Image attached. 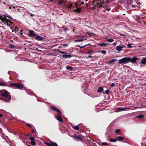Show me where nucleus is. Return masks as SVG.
Instances as JSON below:
<instances>
[{
    "instance_id": "nucleus-1",
    "label": "nucleus",
    "mask_w": 146,
    "mask_h": 146,
    "mask_svg": "<svg viewBox=\"0 0 146 146\" xmlns=\"http://www.w3.org/2000/svg\"><path fill=\"white\" fill-rule=\"evenodd\" d=\"M0 99L5 102H9L11 99V97L7 90H0Z\"/></svg>"
},
{
    "instance_id": "nucleus-2",
    "label": "nucleus",
    "mask_w": 146,
    "mask_h": 146,
    "mask_svg": "<svg viewBox=\"0 0 146 146\" xmlns=\"http://www.w3.org/2000/svg\"><path fill=\"white\" fill-rule=\"evenodd\" d=\"M10 18V16H8L6 15H2L0 14V21H1L3 25H7L8 26H10L11 25L13 24V22L9 20V18ZM0 22H1L0 21Z\"/></svg>"
},
{
    "instance_id": "nucleus-3",
    "label": "nucleus",
    "mask_w": 146,
    "mask_h": 146,
    "mask_svg": "<svg viewBox=\"0 0 146 146\" xmlns=\"http://www.w3.org/2000/svg\"><path fill=\"white\" fill-rule=\"evenodd\" d=\"M10 86L14 87V88L21 89L24 87L23 85H21L20 83H12L10 84Z\"/></svg>"
},
{
    "instance_id": "nucleus-4",
    "label": "nucleus",
    "mask_w": 146,
    "mask_h": 146,
    "mask_svg": "<svg viewBox=\"0 0 146 146\" xmlns=\"http://www.w3.org/2000/svg\"><path fill=\"white\" fill-rule=\"evenodd\" d=\"M128 63H129L128 57H124L119 60L117 64L118 65V63L121 64H126Z\"/></svg>"
},
{
    "instance_id": "nucleus-5",
    "label": "nucleus",
    "mask_w": 146,
    "mask_h": 146,
    "mask_svg": "<svg viewBox=\"0 0 146 146\" xmlns=\"http://www.w3.org/2000/svg\"><path fill=\"white\" fill-rule=\"evenodd\" d=\"M72 8L73 9L72 11L74 12L79 13L81 11V10L78 8L76 3H75L74 4H73Z\"/></svg>"
},
{
    "instance_id": "nucleus-6",
    "label": "nucleus",
    "mask_w": 146,
    "mask_h": 146,
    "mask_svg": "<svg viewBox=\"0 0 146 146\" xmlns=\"http://www.w3.org/2000/svg\"><path fill=\"white\" fill-rule=\"evenodd\" d=\"M126 47L123 44L117 46L116 47V49L118 52H120L123 50L124 48H125Z\"/></svg>"
},
{
    "instance_id": "nucleus-7",
    "label": "nucleus",
    "mask_w": 146,
    "mask_h": 146,
    "mask_svg": "<svg viewBox=\"0 0 146 146\" xmlns=\"http://www.w3.org/2000/svg\"><path fill=\"white\" fill-rule=\"evenodd\" d=\"M129 62H131L132 63H136L137 60L138 59V58L137 57H134L132 58L128 57Z\"/></svg>"
},
{
    "instance_id": "nucleus-8",
    "label": "nucleus",
    "mask_w": 146,
    "mask_h": 146,
    "mask_svg": "<svg viewBox=\"0 0 146 146\" xmlns=\"http://www.w3.org/2000/svg\"><path fill=\"white\" fill-rule=\"evenodd\" d=\"M72 137L74 139L76 140H79L82 141L83 140V139L82 137L80 136L76 135L75 134L74 135L72 136Z\"/></svg>"
},
{
    "instance_id": "nucleus-9",
    "label": "nucleus",
    "mask_w": 146,
    "mask_h": 146,
    "mask_svg": "<svg viewBox=\"0 0 146 146\" xmlns=\"http://www.w3.org/2000/svg\"><path fill=\"white\" fill-rule=\"evenodd\" d=\"M29 139L31 141V145L34 146L35 145L36 143L35 141V138L33 137H30Z\"/></svg>"
},
{
    "instance_id": "nucleus-10",
    "label": "nucleus",
    "mask_w": 146,
    "mask_h": 146,
    "mask_svg": "<svg viewBox=\"0 0 146 146\" xmlns=\"http://www.w3.org/2000/svg\"><path fill=\"white\" fill-rule=\"evenodd\" d=\"M29 33L28 35L29 37L35 36L36 35V34L34 33V31L33 30L29 31Z\"/></svg>"
},
{
    "instance_id": "nucleus-11",
    "label": "nucleus",
    "mask_w": 146,
    "mask_h": 146,
    "mask_svg": "<svg viewBox=\"0 0 146 146\" xmlns=\"http://www.w3.org/2000/svg\"><path fill=\"white\" fill-rule=\"evenodd\" d=\"M105 4L102 1H101L100 3H97L96 4L97 7H99L100 8H103L104 4Z\"/></svg>"
},
{
    "instance_id": "nucleus-12",
    "label": "nucleus",
    "mask_w": 146,
    "mask_h": 146,
    "mask_svg": "<svg viewBox=\"0 0 146 146\" xmlns=\"http://www.w3.org/2000/svg\"><path fill=\"white\" fill-rule=\"evenodd\" d=\"M51 109L58 112L60 115L62 114V113L58 109L56 108L54 106H52L51 108Z\"/></svg>"
},
{
    "instance_id": "nucleus-13",
    "label": "nucleus",
    "mask_w": 146,
    "mask_h": 146,
    "mask_svg": "<svg viewBox=\"0 0 146 146\" xmlns=\"http://www.w3.org/2000/svg\"><path fill=\"white\" fill-rule=\"evenodd\" d=\"M140 63L146 65V57L143 58L140 62Z\"/></svg>"
},
{
    "instance_id": "nucleus-14",
    "label": "nucleus",
    "mask_w": 146,
    "mask_h": 146,
    "mask_svg": "<svg viewBox=\"0 0 146 146\" xmlns=\"http://www.w3.org/2000/svg\"><path fill=\"white\" fill-rule=\"evenodd\" d=\"M44 38L43 37L40 36H36L35 38V39L41 41L44 40Z\"/></svg>"
},
{
    "instance_id": "nucleus-15",
    "label": "nucleus",
    "mask_w": 146,
    "mask_h": 146,
    "mask_svg": "<svg viewBox=\"0 0 146 146\" xmlns=\"http://www.w3.org/2000/svg\"><path fill=\"white\" fill-rule=\"evenodd\" d=\"M57 116V117H56V119L59 121L62 122L63 120L61 116L60 115H58Z\"/></svg>"
},
{
    "instance_id": "nucleus-16",
    "label": "nucleus",
    "mask_w": 146,
    "mask_h": 146,
    "mask_svg": "<svg viewBox=\"0 0 146 146\" xmlns=\"http://www.w3.org/2000/svg\"><path fill=\"white\" fill-rule=\"evenodd\" d=\"M72 57V56L69 54H63L62 56V57L64 58H70Z\"/></svg>"
},
{
    "instance_id": "nucleus-17",
    "label": "nucleus",
    "mask_w": 146,
    "mask_h": 146,
    "mask_svg": "<svg viewBox=\"0 0 146 146\" xmlns=\"http://www.w3.org/2000/svg\"><path fill=\"white\" fill-rule=\"evenodd\" d=\"M105 4H104V5L103 7V8H104V9L107 10L108 11H110V8L109 7L108 5H105L106 3H105Z\"/></svg>"
},
{
    "instance_id": "nucleus-18",
    "label": "nucleus",
    "mask_w": 146,
    "mask_h": 146,
    "mask_svg": "<svg viewBox=\"0 0 146 146\" xmlns=\"http://www.w3.org/2000/svg\"><path fill=\"white\" fill-rule=\"evenodd\" d=\"M135 19V20L137 21L138 23H141V21L140 20V17L138 16H136Z\"/></svg>"
},
{
    "instance_id": "nucleus-19",
    "label": "nucleus",
    "mask_w": 146,
    "mask_h": 146,
    "mask_svg": "<svg viewBox=\"0 0 146 146\" xmlns=\"http://www.w3.org/2000/svg\"><path fill=\"white\" fill-rule=\"evenodd\" d=\"M66 68L67 70L70 71H72L73 69V67H72L68 65H67L66 66Z\"/></svg>"
},
{
    "instance_id": "nucleus-20",
    "label": "nucleus",
    "mask_w": 146,
    "mask_h": 146,
    "mask_svg": "<svg viewBox=\"0 0 146 146\" xmlns=\"http://www.w3.org/2000/svg\"><path fill=\"white\" fill-rule=\"evenodd\" d=\"M108 43H98V45L100 46H105L107 45L108 44Z\"/></svg>"
},
{
    "instance_id": "nucleus-21",
    "label": "nucleus",
    "mask_w": 146,
    "mask_h": 146,
    "mask_svg": "<svg viewBox=\"0 0 146 146\" xmlns=\"http://www.w3.org/2000/svg\"><path fill=\"white\" fill-rule=\"evenodd\" d=\"M129 109V108H117V110L118 111H124L126 109Z\"/></svg>"
},
{
    "instance_id": "nucleus-22",
    "label": "nucleus",
    "mask_w": 146,
    "mask_h": 146,
    "mask_svg": "<svg viewBox=\"0 0 146 146\" xmlns=\"http://www.w3.org/2000/svg\"><path fill=\"white\" fill-rule=\"evenodd\" d=\"M104 90L103 88L102 87H100L97 90V92L98 93L102 92Z\"/></svg>"
},
{
    "instance_id": "nucleus-23",
    "label": "nucleus",
    "mask_w": 146,
    "mask_h": 146,
    "mask_svg": "<svg viewBox=\"0 0 146 146\" xmlns=\"http://www.w3.org/2000/svg\"><path fill=\"white\" fill-rule=\"evenodd\" d=\"M144 116L143 115L141 114L136 116V117L137 118L142 119L144 118Z\"/></svg>"
},
{
    "instance_id": "nucleus-24",
    "label": "nucleus",
    "mask_w": 146,
    "mask_h": 146,
    "mask_svg": "<svg viewBox=\"0 0 146 146\" xmlns=\"http://www.w3.org/2000/svg\"><path fill=\"white\" fill-rule=\"evenodd\" d=\"M117 61V60L116 59H113L111 60L110 61H109L108 62V64H110L112 63L113 62H115Z\"/></svg>"
},
{
    "instance_id": "nucleus-25",
    "label": "nucleus",
    "mask_w": 146,
    "mask_h": 146,
    "mask_svg": "<svg viewBox=\"0 0 146 146\" xmlns=\"http://www.w3.org/2000/svg\"><path fill=\"white\" fill-rule=\"evenodd\" d=\"M50 143L51 144L52 146H58L57 144L55 142H54L53 141H51Z\"/></svg>"
},
{
    "instance_id": "nucleus-26",
    "label": "nucleus",
    "mask_w": 146,
    "mask_h": 146,
    "mask_svg": "<svg viewBox=\"0 0 146 146\" xmlns=\"http://www.w3.org/2000/svg\"><path fill=\"white\" fill-rule=\"evenodd\" d=\"M106 39H107V41L108 42H111L114 40L112 38L108 39L107 38H106Z\"/></svg>"
},
{
    "instance_id": "nucleus-27",
    "label": "nucleus",
    "mask_w": 146,
    "mask_h": 146,
    "mask_svg": "<svg viewBox=\"0 0 146 146\" xmlns=\"http://www.w3.org/2000/svg\"><path fill=\"white\" fill-rule=\"evenodd\" d=\"M118 139L116 138L114 139H110V141L111 142H115Z\"/></svg>"
},
{
    "instance_id": "nucleus-28",
    "label": "nucleus",
    "mask_w": 146,
    "mask_h": 146,
    "mask_svg": "<svg viewBox=\"0 0 146 146\" xmlns=\"http://www.w3.org/2000/svg\"><path fill=\"white\" fill-rule=\"evenodd\" d=\"M117 138L118 140L119 141H122L124 139V138L123 137L120 136H118L117 137Z\"/></svg>"
},
{
    "instance_id": "nucleus-29",
    "label": "nucleus",
    "mask_w": 146,
    "mask_h": 146,
    "mask_svg": "<svg viewBox=\"0 0 146 146\" xmlns=\"http://www.w3.org/2000/svg\"><path fill=\"white\" fill-rule=\"evenodd\" d=\"M0 86H7V84L5 83L0 82Z\"/></svg>"
},
{
    "instance_id": "nucleus-30",
    "label": "nucleus",
    "mask_w": 146,
    "mask_h": 146,
    "mask_svg": "<svg viewBox=\"0 0 146 146\" xmlns=\"http://www.w3.org/2000/svg\"><path fill=\"white\" fill-rule=\"evenodd\" d=\"M73 129L76 130H78L79 129V127L77 125H75L73 127Z\"/></svg>"
},
{
    "instance_id": "nucleus-31",
    "label": "nucleus",
    "mask_w": 146,
    "mask_h": 146,
    "mask_svg": "<svg viewBox=\"0 0 146 146\" xmlns=\"http://www.w3.org/2000/svg\"><path fill=\"white\" fill-rule=\"evenodd\" d=\"M88 45H91V44H88L86 45H85L84 46H79V45H77V46L80 47V49H81L82 48H84V47H85V46H88Z\"/></svg>"
},
{
    "instance_id": "nucleus-32",
    "label": "nucleus",
    "mask_w": 146,
    "mask_h": 146,
    "mask_svg": "<svg viewBox=\"0 0 146 146\" xmlns=\"http://www.w3.org/2000/svg\"><path fill=\"white\" fill-rule=\"evenodd\" d=\"M44 143L46 145L48 146H52L51 143H48V142H44Z\"/></svg>"
},
{
    "instance_id": "nucleus-33",
    "label": "nucleus",
    "mask_w": 146,
    "mask_h": 146,
    "mask_svg": "<svg viewBox=\"0 0 146 146\" xmlns=\"http://www.w3.org/2000/svg\"><path fill=\"white\" fill-rule=\"evenodd\" d=\"M120 129H117L115 130V133L117 134H119L120 132Z\"/></svg>"
},
{
    "instance_id": "nucleus-34",
    "label": "nucleus",
    "mask_w": 146,
    "mask_h": 146,
    "mask_svg": "<svg viewBox=\"0 0 146 146\" xmlns=\"http://www.w3.org/2000/svg\"><path fill=\"white\" fill-rule=\"evenodd\" d=\"M9 46L10 48L11 49H13L16 48L15 46L12 44L9 45Z\"/></svg>"
},
{
    "instance_id": "nucleus-35",
    "label": "nucleus",
    "mask_w": 146,
    "mask_h": 146,
    "mask_svg": "<svg viewBox=\"0 0 146 146\" xmlns=\"http://www.w3.org/2000/svg\"><path fill=\"white\" fill-rule=\"evenodd\" d=\"M93 52L92 50H88L87 52L86 53L87 54H89L90 53H93Z\"/></svg>"
},
{
    "instance_id": "nucleus-36",
    "label": "nucleus",
    "mask_w": 146,
    "mask_h": 146,
    "mask_svg": "<svg viewBox=\"0 0 146 146\" xmlns=\"http://www.w3.org/2000/svg\"><path fill=\"white\" fill-rule=\"evenodd\" d=\"M73 7V3H72L68 7V8L69 9H70L71 8H72Z\"/></svg>"
},
{
    "instance_id": "nucleus-37",
    "label": "nucleus",
    "mask_w": 146,
    "mask_h": 146,
    "mask_svg": "<svg viewBox=\"0 0 146 146\" xmlns=\"http://www.w3.org/2000/svg\"><path fill=\"white\" fill-rule=\"evenodd\" d=\"M15 31L17 32L20 31L19 29L17 27H16L15 29Z\"/></svg>"
},
{
    "instance_id": "nucleus-38",
    "label": "nucleus",
    "mask_w": 146,
    "mask_h": 146,
    "mask_svg": "<svg viewBox=\"0 0 146 146\" xmlns=\"http://www.w3.org/2000/svg\"><path fill=\"white\" fill-rule=\"evenodd\" d=\"M102 145H104L106 146L108 145V144L106 142H103L102 143Z\"/></svg>"
},
{
    "instance_id": "nucleus-39",
    "label": "nucleus",
    "mask_w": 146,
    "mask_h": 146,
    "mask_svg": "<svg viewBox=\"0 0 146 146\" xmlns=\"http://www.w3.org/2000/svg\"><path fill=\"white\" fill-rule=\"evenodd\" d=\"M101 53L104 54H106V52L105 50H102L101 51Z\"/></svg>"
},
{
    "instance_id": "nucleus-40",
    "label": "nucleus",
    "mask_w": 146,
    "mask_h": 146,
    "mask_svg": "<svg viewBox=\"0 0 146 146\" xmlns=\"http://www.w3.org/2000/svg\"><path fill=\"white\" fill-rule=\"evenodd\" d=\"M64 2L62 1H60L58 2V3L59 5H62V4L64 3Z\"/></svg>"
},
{
    "instance_id": "nucleus-41",
    "label": "nucleus",
    "mask_w": 146,
    "mask_h": 146,
    "mask_svg": "<svg viewBox=\"0 0 146 146\" xmlns=\"http://www.w3.org/2000/svg\"><path fill=\"white\" fill-rule=\"evenodd\" d=\"M127 46V47L130 48H131L132 47V46H131V45L130 44H128Z\"/></svg>"
},
{
    "instance_id": "nucleus-42",
    "label": "nucleus",
    "mask_w": 146,
    "mask_h": 146,
    "mask_svg": "<svg viewBox=\"0 0 146 146\" xmlns=\"http://www.w3.org/2000/svg\"><path fill=\"white\" fill-rule=\"evenodd\" d=\"M110 90H106L105 91V93L106 94H108L110 93Z\"/></svg>"
},
{
    "instance_id": "nucleus-43",
    "label": "nucleus",
    "mask_w": 146,
    "mask_h": 146,
    "mask_svg": "<svg viewBox=\"0 0 146 146\" xmlns=\"http://www.w3.org/2000/svg\"><path fill=\"white\" fill-rule=\"evenodd\" d=\"M83 40H84V39H78V40H76V41L78 42H80L82 41Z\"/></svg>"
},
{
    "instance_id": "nucleus-44",
    "label": "nucleus",
    "mask_w": 146,
    "mask_h": 146,
    "mask_svg": "<svg viewBox=\"0 0 146 146\" xmlns=\"http://www.w3.org/2000/svg\"><path fill=\"white\" fill-rule=\"evenodd\" d=\"M3 116V115L2 114L0 113V118L2 117ZM2 123L0 119V124H1Z\"/></svg>"
},
{
    "instance_id": "nucleus-45",
    "label": "nucleus",
    "mask_w": 146,
    "mask_h": 146,
    "mask_svg": "<svg viewBox=\"0 0 146 146\" xmlns=\"http://www.w3.org/2000/svg\"><path fill=\"white\" fill-rule=\"evenodd\" d=\"M59 52L60 53H61V54H65L66 53L65 52H64V51H59Z\"/></svg>"
},
{
    "instance_id": "nucleus-46",
    "label": "nucleus",
    "mask_w": 146,
    "mask_h": 146,
    "mask_svg": "<svg viewBox=\"0 0 146 146\" xmlns=\"http://www.w3.org/2000/svg\"><path fill=\"white\" fill-rule=\"evenodd\" d=\"M26 125L30 127L31 128L32 127V126L29 123H27V124H26Z\"/></svg>"
},
{
    "instance_id": "nucleus-47",
    "label": "nucleus",
    "mask_w": 146,
    "mask_h": 146,
    "mask_svg": "<svg viewBox=\"0 0 146 146\" xmlns=\"http://www.w3.org/2000/svg\"><path fill=\"white\" fill-rule=\"evenodd\" d=\"M62 28H64V31H65L66 30L68 29V28L66 27H62Z\"/></svg>"
},
{
    "instance_id": "nucleus-48",
    "label": "nucleus",
    "mask_w": 146,
    "mask_h": 146,
    "mask_svg": "<svg viewBox=\"0 0 146 146\" xmlns=\"http://www.w3.org/2000/svg\"><path fill=\"white\" fill-rule=\"evenodd\" d=\"M115 84L114 83H112L111 85H110V86L111 87H113L114 86H115Z\"/></svg>"
},
{
    "instance_id": "nucleus-49",
    "label": "nucleus",
    "mask_w": 146,
    "mask_h": 146,
    "mask_svg": "<svg viewBox=\"0 0 146 146\" xmlns=\"http://www.w3.org/2000/svg\"><path fill=\"white\" fill-rule=\"evenodd\" d=\"M97 7V6H96V5H94V6L93 7V8L94 9H95Z\"/></svg>"
},
{
    "instance_id": "nucleus-50",
    "label": "nucleus",
    "mask_w": 146,
    "mask_h": 146,
    "mask_svg": "<svg viewBox=\"0 0 146 146\" xmlns=\"http://www.w3.org/2000/svg\"><path fill=\"white\" fill-rule=\"evenodd\" d=\"M31 135L30 134H27L26 135V137H29V136H30Z\"/></svg>"
},
{
    "instance_id": "nucleus-51",
    "label": "nucleus",
    "mask_w": 146,
    "mask_h": 146,
    "mask_svg": "<svg viewBox=\"0 0 146 146\" xmlns=\"http://www.w3.org/2000/svg\"><path fill=\"white\" fill-rule=\"evenodd\" d=\"M32 129V133H34L35 132V130H34V129Z\"/></svg>"
},
{
    "instance_id": "nucleus-52",
    "label": "nucleus",
    "mask_w": 146,
    "mask_h": 146,
    "mask_svg": "<svg viewBox=\"0 0 146 146\" xmlns=\"http://www.w3.org/2000/svg\"><path fill=\"white\" fill-rule=\"evenodd\" d=\"M75 29H74L73 30V32H75L76 34L77 33V32L76 31Z\"/></svg>"
},
{
    "instance_id": "nucleus-53",
    "label": "nucleus",
    "mask_w": 146,
    "mask_h": 146,
    "mask_svg": "<svg viewBox=\"0 0 146 146\" xmlns=\"http://www.w3.org/2000/svg\"><path fill=\"white\" fill-rule=\"evenodd\" d=\"M113 46H115L116 45V44H117V42H114L113 43Z\"/></svg>"
},
{
    "instance_id": "nucleus-54",
    "label": "nucleus",
    "mask_w": 146,
    "mask_h": 146,
    "mask_svg": "<svg viewBox=\"0 0 146 146\" xmlns=\"http://www.w3.org/2000/svg\"><path fill=\"white\" fill-rule=\"evenodd\" d=\"M93 33H88V34L90 35H93Z\"/></svg>"
},
{
    "instance_id": "nucleus-55",
    "label": "nucleus",
    "mask_w": 146,
    "mask_h": 146,
    "mask_svg": "<svg viewBox=\"0 0 146 146\" xmlns=\"http://www.w3.org/2000/svg\"><path fill=\"white\" fill-rule=\"evenodd\" d=\"M30 15L32 17L33 16H34V15L33 14H31Z\"/></svg>"
},
{
    "instance_id": "nucleus-56",
    "label": "nucleus",
    "mask_w": 146,
    "mask_h": 146,
    "mask_svg": "<svg viewBox=\"0 0 146 146\" xmlns=\"http://www.w3.org/2000/svg\"><path fill=\"white\" fill-rule=\"evenodd\" d=\"M84 3L83 2H82L80 4V5H82Z\"/></svg>"
},
{
    "instance_id": "nucleus-57",
    "label": "nucleus",
    "mask_w": 146,
    "mask_h": 146,
    "mask_svg": "<svg viewBox=\"0 0 146 146\" xmlns=\"http://www.w3.org/2000/svg\"><path fill=\"white\" fill-rule=\"evenodd\" d=\"M88 56L90 58H92V56H91V55H89Z\"/></svg>"
},
{
    "instance_id": "nucleus-58",
    "label": "nucleus",
    "mask_w": 146,
    "mask_h": 146,
    "mask_svg": "<svg viewBox=\"0 0 146 146\" xmlns=\"http://www.w3.org/2000/svg\"><path fill=\"white\" fill-rule=\"evenodd\" d=\"M136 6L134 5H132V7L133 8H135V7Z\"/></svg>"
},
{
    "instance_id": "nucleus-59",
    "label": "nucleus",
    "mask_w": 146,
    "mask_h": 146,
    "mask_svg": "<svg viewBox=\"0 0 146 146\" xmlns=\"http://www.w3.org/2000/svg\"><path fill=\"white\" fill-rule=\"evenodd\" d=\"M119 34L121 36H124L125 35H124L123 34Z\"/></svg>"
},
{
    "instance_id": "nucleus-60",
    "label": "nucleus",
    "mask_w": 146,
    "mask_h": 146,
    "mask_svg": "<svg viewBox=\"0 0 146 146\" xmlns=\"http://www.w3.org/2000/svg\"><path fill=\"white\" fill-rule=\"evenodd\" d=\"M54 0H50L51 2H52Z\"/></svg>"
},
{
    "instance_id": "nucleus-61",
    "label": "nucleus",
    "mask_w": 146,
    "mask_h": 146,
    "mask_svg": "<svg viewBox=\"0 0 146 146\" xmlns=\"http://www.w3.org/2000/svg\"><path fill=\"white\" fill-rule=\"evenodd\" d=\"M84 1L86 2L87 1V0H84Z\"/></svg>"
},
{
    "instance_id": "nucleus-62",
    "label": "nucleus",
    "mask_w": 146,
    "mask_h": 146,
    "mask_svg": "<svg viewBox=\"0 0 146 146\" xmlns=\"http://www.w3.org/2000/svg\"><path fill=\"white\" fill-rule=\"evenodd\" d=\"M86 6H87V7H88V4H86Z\"/></svg>"
},
{
    "instance_id": "nucleus-63",
    "label": "nucleus",
    "mask_w": 146,
    "mask_h": 146,
    "mask_svg": "<svg viewBox=\"0 0 146 146\" xmlns=\"http://www.w3.org/2000/svg\"><path fill=\"white\" fill-rule=\"evenodd\" d=\"M62 1H64L65 0H61Z\"/></svg>"
},
{
    "instance_id": "nucleus-64",
    "label": "nucleus",
    "mask_w": 146,
    "mask_h": 146,
    "mask_svg": "<svg viewBox=\"0 0 146 146\" xmlns=\"http://www.w3.org/2000/svg\"><path fill=\"white\" fill-rule=\"evenodd\" d=\"M11 41L12 42H13V40H12Z\"/></svg>"
}]
</instances>
